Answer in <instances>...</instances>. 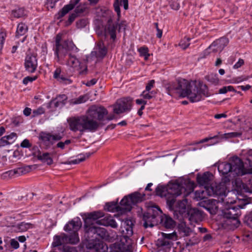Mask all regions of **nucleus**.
<instances>
[{
	"instance_id": "nucleus-4",
	"label": "nucleus",
	"mask_w": 252,
	"mask_h": 252,
	"mask_svg": "<svg viewBox=\"0 0 252 252\" xmlns=\"http://www.w3.org/2000/svg\"><path fill=\"white\" fill-rule=\"evenodd\" d=\"M245 205H235L232 203L226 204L222 209L221 214L226 219L224 224L230 226L231 229L237 228L240 224L239 220L241 214L240 209L243 208Z\"/></svg>"
},
{
	"instance_id": "nucleus-34",
	"label": "nucleus",
	"mask_w": 252,
	"mask_h": 252,
	"mask_svg": "<svg viewBox=\"0 0 252 252\" xmlns=\"http://www.w3.org/2000/svg\"><path fill=\"white\" fill-rule=\"evenodd\" d=\"M178 229L179 232L182 233L184 236H189L190 234L192 233L191 229L187 226L184 223H181L179 224Z\"/></svg>"
},
{
	"instance_id": "nucleus-25",
	"label": "nucleus",
	"mask_w": 252,
	"mask_h": 252,
	"mask_svg": "<svg viewBox=\"0 0 252 252\" xmlns=\"http://www.w3.org/2000/svg\"><path fill=\"white\" fill-rule=\"evenodd\" d=\"M125 206L124 205H118L117 202H111L106 203L105 206V209L109 212H119L124 213L126 212V209H125Z\"/></svg>"
},
{
	"instance_id": "nucleus-31",
	"label": "nucleus",
	"mask_w": 252,
	"mask_h": 252,
	"mask_svg": "<svg viewBox=\"0 0 252 252\" xmlns=\"http://www.w3.org/2000/svg\"><path fill=\"white\" fill-rule=\"evenodd\" d=\"M117 23H113L111 19H109L107 24V30L110 34L111 38L113 40L116 37V31L118 28Z\"/></svg>"
},
{
	"instance_id": "nucleus-55",
	"label": "nucleus",
	"mask_w": 252,
	"mask_h": 252,
	"mask_svg": "<svg viewBox=\"0 0 252 252\" xmlns=\"http://www.w3.org/2000/svg\"><path fill=\"white\" fill-rule=\"evenodd\" d=\"M242 135V133L241 132H230L225 133V135L226 138H233V137H239Z\"/></svg>"
},
{
	"instance_id": "nucleus-54",
	"label": "nucleus",
	"mask_w": 252,
	"mask_h": 252,
	"mask_svg": "<svg viewBox=\"0 0 252 252\" xmlns=\"http://www.w3.org/2000/svg\"><path fill=\"white\" fill-rule=\"evenodd\" d=\"M58 81L60 82H65V83L70 84L71 83V81L68 78L65 77L63 74H61L59 78H56Z\"/></svg>"
},
{
	"instance_id": "nucleus-49",
	"label": "nucleus",
	"mask_w": 252,
	"mask_h": 252,
	"mask_svg": "<svg viewBox=\"0 0 252 252\" xmlns=\"http://www.w3.org/2000/svg\"><path fill=\"white\" fill-rule=\"evenodd\" d=\"M206 78L209 81L211 82L214 84H217L219 82V79L217 77L216 75H214L213 74L208 75L206 76Z\"/></svg>"
},
{
	"instance_id": "nucleus-12",
	"label": "nucleus",
	"mask_w": 252,
	"mask_h": 252,
	"mask_svg": "<svg viewBox=\"0 0 252 252\" xmlns=\"http://www.w3.org/2000/svg\"><path fill=\"white\" fill-rule=\"evenodd\" d=\"M63 135L60 133L41 132L39 138L46 149L51 148L56 142L61 140Z\"/></svg>"
},
{
	"instance_id": "nucleus-14",
	"label": "nucleus",
	"mask_w": 252,
	"mask_h": 252,
	"mask_svg": "<svg viewBox=\"0 0 252 252\" xmlns=\"http://www.w3.org/2000/svg\"><path fill=\"white\" fill-rule=\"evenodd\" d=\"M206 192L208 195L213 196H218L220 199L223 200V197L226 196L225 192V188L224 185L217 184L216 183L212 184L210 187H207Z\"/></svg>"
},
{
	"instance_id": "nucleus-50",
	"label": "nucleus",
	"mask_w": 252,
	"mask_h": 252,
	"mask_svg": "<svg viewBox=\"0 0 252 252\" xmlns=\"http://www.w3.org/2000/svg\"><path fill=\"white\" fill-rule=\"evenodd\" d=\"M77 16H78L77 15V14L75 13L74 12L70 14L68 17V20L66 21L65 23L66 25L69 26L71 25Z\"/></svg>"
},
{
	"instance_id": "nucleus-59",
	"label": "nucleus",
	"mask_w": 252,
	"mask_h": 252,
	"mask_svg": "<svg viewBox=\"0 0 252 252\" xmlns=\"http://www.w3.org/2000/svg\"><path fill=\"white\" fill-rule=\"evenodd\" d=\"M12 143V141H8L6 139L4 136L0 139V147L5 146L7 145H10Z\"/></svg>"
},
{
	"instance_id": "nucleus-37",
	"label": "nucleus",
	"mask_w": 252,
	"mask_h": 252,
	"mask_svg": "<svg viewBox=\"0 0 252 252\" xmlns=\"http://www.w3.org/2000/svg\"><path fill=\"white\" fill-rule=\"evenodd\" d=\"M12 15L17 18L24 17L26 15L25 10L23 8H18L12 11Z\"/></svg>"
},
{
	"instance_id": "nucleus-63",
	"label": "nucleus",
	"mask_w": 252,
	"mask_h": 252,
	"mask_svg": "<svg viewBox=\"0 0 252 252\" xmlns=\"http://www.w3.org/2000/svg\"><path fill=\"white\" fill-rule=\"evenodd\" d=\"M4 137H5L6 139H7V140H8V141H12L13 142L14 141V139L17 137V134L14 132H12L10 133L9 135L5 136Z\"/></svg>"
},
{
	"instance_id": "nucleus-41",
	"label": "nucleus",
	"mask_w": 252,
	"mask_h": 252,
	"mask_svg": "<svg viewBox=\"0 0 252 252\" xmlns=\"http://www.w3.org/2000/svg\"><path fill=\"white\" fill-rule=\"evenodd\" d=\"M140 55L142 57H144L145 60H147L150 56L148 53V48L146 47H142L138 49Z\"/></svg>"
},
{
	"instance_id": "nucleus-45",
	"label": "nucleus",
	"mask_w": 252,
	"mask_h": 252,
	"mask_svg": "<svg viewBox=\"0 0 252 252\" xmlns=\"http://www.w3.org/2000/svg\"><path fill=\"white\" fill-rule=\"evenodd\" d=\"M70 143L71 140L69 139H67L64 142L60 141L57 144L56 146L54 148V149L55 148H59L63 150L65 148V145H68Z\"/></svg>"
},
{
	"instance_id": "nucleus-38",
	"label": "nucleus",
	"mask_w": 252,
	"mask_h": 252,
	"mask_svg": "<svg viewBox=\"0 0 252 252\" xmlns=\"http://www.w3.org/2000/svg\"><path fill=\"white\" fill-rule=\"evenodd\" d=\"M156 94V92L154 91H147L145 90L142 92L140 95L144 98V99H151L155 97Z\"/></svg>"
},
{
	"instance_id": "nucleus-61",
	"label": "nucleus",
	"mask_w": 252,
	"mask_h": 252,
	"mask_svg": "<svg viewBox=\"0 0 252 252\" xmlns=\"http://www.w3.org/2000/svg\"><path fill=\"white\" fill-rule=\"evenodd\" d=\"M20 146L22 148H30L32 146V145L29 140L25 139L22 142Z\"/></svg>"
},
{
	"instance_id": "nucleus-47",
	"label": "nucleus",
	"mask_w": 252,
	"mask_h": 252,
	"mask_svg": "<svg viewBox=\"0 0 252 252\" xmlns=\"http://www.w3.org/2000/svg\"><path fill=\"white\" fill-rule=\"evenodd\" d=\"M85 159H86V158L83 157V158H78L77 159H75L69 161L64 162H63V163L65 164H78V163H80L81 162L84 161Z\"/></svg>"
},
{
	"instance_id": "nucleus-8",
	"label": "nucleus",
	"mask_w": 252,
	"mask_h": 252,
	"mask_svg": "<svg viewBox=\"0 0 252 252\" xmlns=\"http://www.w3.org/2000/svg\"><path fill=\"white\" fill-rule=\"evenodd\" d=\"M74 49L77 50L78 49L72 41L65 40L63 41L62 44L58 47H54L53 50L58 62H62L64 61L66 56L68 55L70 51Z\"/></svg>"
},
{
	"instance_id": "nucleus-13",
	"label": "nucleus",
	"mask_w": 252,
	"mask_h": 252,
	"mask_svg": "<svg viewBox=\"0 0 252 252\" xmlns=\"http://www.w3.org/2000/svg\"><path fill=\"white\" fill-rule=\"evenodd\" d=\"M132 106V99L130 98H123L117 100L114 105L113 112L116 114H120L129 111Z\"/></svg>"
},
{
	"instance_id": "nucleus-51",
	"label": "nucleus",
	"mask_w": 252,
	"mask_h": 252,
	"mask_svg": "<svg viewBox=\"0 0 252 252\" xmlns=\"http://www.w3.org/2000/svg\"><path fill=\"white\" fill-rule=\"evenodd\" d=\"M120 3L118 0H116L113 4V6L115 9V11L117 12V15L118 17L120 16L121 15V10L120 8Z\"/></svg>"
},
{
	"instance_id": "nucleus-26",
	"label": "nucleus",
	"mask_w": 252,
	"mask_h": 252,
	"mask_svg": "<svg viewBox=\"0 0 252 252\" xmlns=\"http://www.w3.org/2000/svg\"><path fill=\"white\" fill-rule=\"evenodd\" d=\"M34 227L33 224L23 221L12 226V230L15 232H23Z\"/></svg>"
},
{
	"instance_id": "nucleus-19",
	"label": "nucleus",
	"mask_w": 252,
	"mask_h": 252,
	"mask_svg": "<svg viewBox=\"0 0 252 252\" xmlns=\"http://www.w3.org/2000/svg\"><path fill=\"white\" fill-rule=\"evenodd\" d=\"M83 218L84 221L85 229L89 227L90 225H94L93 221L104 217V214L101 211H94L90 213H87L85 215Z\"/></svg>"
},
{
	"instance_id": "nucleus-33",
	"label": "nucleus",
	"mask_w": 252,
	"mask_h": 252,
	"mask_svg": "<svg viewBox=\"0 0 252 252\" xmlns=\"http://www.w3.org/2000/svg\"><path fill=\"white\" fill-rule=\"evenodd\" d=\"M28 27L24 23H21L18 25L16 33V37L18 38L20 36L24 35L28 31Z\"/></svg>"
},
{
	"instance_id": "nucleus-42",
	"label": "nucleus",
	"mask_w": 252,
	"mask_h": 252,
	"mask_svg": "<svg viewBox=\"0 0 252 252\" xmlns=\"http://www.w3.org/2000/svg\"><path fill=\"white\" fill-rule=\"evenodd\" d=\"M78 247L69 246H63L61 249L62 252H78Z\"/></svg>"
},
{
	"instance_id": "nucleus-62",
	"label": "nucleus",
	"mask_w": 252,
	"mask_h": 252,
	"mask_svg": "<svg viewBox=\"0 0 252 252\" xmlns=\"http://www.w3.org/2000/svg\"><path fill=\"white\" fill-rule=\"evenodd\" d=\"M85 11V8L82 6L79 5L76 7L74 10V13L77 14V15L78 16L80 14L84 12Z\"/></svg>"
},
{
	"instance_id": "nucleus-17",
	"label": "nucleus",
	"mask_w": 252,
	"mask_h": 252,
	"mask_svg": "<svg viewBox=\"0 0 252 252\" xmlns=\"http://www.w3.org/2000/svg\"><path fill=\"white\" fill-rule=\"evenodd\" d=\"M184 218L188 219L191 223H197L202 220L203 219V213L198 209L190 208Z\"/></svg>"
},
{
	"instance_id": "nucleus-28",
	"label": "nucleus",
	"mask_w": 252,
	"mask_h": 252,
	"mask_svg": "<svg viewBox=\"0 0 252 252\" xmlns=\"http://www.w3.org/2000/svg\"><path fill=\"white\" fill-rule=\"evenodd\" d=\"M33 156L38 160L43 163H46L48 165H51L53 163V159L48 153H42L38 150L37 153L33 154Z\"/></svg>"
},
{
	"instance_id": "nucleus-23",
	"label": "nucleus",
	"mask_w": 252,
	"mask_h": 252,
	"mask_svg": "<svg viewBox=\"0 0 252 252\" xmlns=\"http://www.w3.org/2000/svg\"><path fill=\"white\" fill-rule=\"evenodd\" d=\"M80 0H71L69 4L64 5L61 10L56 15V18L61 19L67 14L70 10H72L75 6L79 2Z\"/></svg>"
},
{
	"instance_id": "nucleus-53",
	"label": "nucleus",
	"mask_w": 252,
	"mask_h": 252,
	"mask_svg": "<svg viewBox=\"0 0 252 252\" xmlns=\"http://www.w3.org/2000/svg\"><path fill=\"white\" fill-rule=\"evenodd\" d=\"M110 252H127V251L125 252L120 247V245L115 244L114 245L113 247L111 248V251Z\"/></svg>"
},
{
	"instance_id": "nucleus-22",
	"label": "nucleus",
	"mask_w": 252,
	"mask_h": 252,
	"mask_svg": "<svg viewBox=\"0 0 252 252\" xmlns=\"http://www.w3.org/2000/svg\"><path fill=\"white\" fill-rule=\"evenodd\" d=\"M134 223L132 220L126 219L123 222L121 226L122 234L126 237L131 236L133 233V226Z\"/></svg>"
},
{
	"instance_id": "nucleus-32",
	"label": "nucleus",
	"mask_w": 252,
	"mask_h": 252,
	"mask_svg": "<svg viewBox=\"0 0 252 252\" xmlns=\"http://www.w3.org/2000/svg\"><path fill=\"white\" fill-rule=\"evenodd\" d=\"M97 47L98 49V56L100 58H104L107 53V49L102 40H100L97 42Z\"/></svg>"
},
{
	"instance_id": "nucleus-52",
	"label": "nucleus",
	"mask_w": 252,
	"mask_h": 252,
	"mask_svg": "<svg viewBox=\"0 0 252 252\" xmlns=\"http://www.w3.org/2000/svg\"><path fill=\"white\" fill-rule=\"evenodd\" d=\"M88 23L86 19H82L76 22V26L78 28H82L85 27Z\"/></svg>"
},
{
	"instance_id": "nucleus-57",
	"label": "nucleus",
	"mask_w": 252,
	"mask_h": 252,
	"mask_svg": "<svg viewBox=\"0 0 252 252\" xmlns=\"http://www.w3.org/2000/svg\"><path fill=\"white\" fill-rule=\"evenodd\" d=\"M62 35L59 33L58 34L55 38V44L54 47H58L59 45L62 44L63 41H62Z\"/></svg>"
},
{
	"instance_id": "nucleus-20",
	"label": "nucleus",
	"mask_w": 252,
	"mask_h": 252,
	"mask_svg": "<svg viewBox=\"0 0 252 252\" xmlns=\"http://www.w3.org/2000/svg\"><path fill=\"white\" fill-rule=\"evenodd\" d=\"M235 185L236 189L240 194L245 192L252 193V178L249 179L246 183L241 180H236Z\"/></svg>"
},
{
	"instance_id": "nucleus-5",
	"label": "nucleus",
	"mask_w": 252,
	"mask_h": 252,
	"mask_svg": "<svg viewBox=\"0 0 252 252\" xmlns=\"http://www.w3.org/2000/svg\"><path fill=\"white\" fill-rule=\"evenodd\" d=\"M191 188L189 190L187 191L186 189L178 182L174 183H169L167 186L158 185L156 189V194L161 197L165 196L167 198L168 194L171 195L172 196H179L183 194V197H186L189 194L193 191V184L191 185Z\"/></svg>"
},
{
	"instance_id": "nucleus-30",
	"label": "nucleus",
	"mask_w": 252,
	"mask_h": 252,
	"mask_svg": "<svg viewBox=\"0 0 252 252\" xmlns=\"http://www.w3.org/2000/svg\"><path fill=\"white\" fill-rule=\"evenodd\" d=\"M67 235L62 233L59 235H55L54 237L52 246L54 247L61 246L64 244H67Z\"/></svg>"
},
{
	"instance_id": "nucleus-35",
	"label": "nucleus",
	"mask_w": 252,
	"mask_h": 252,
	"mask_svg": "<svg viewBox=\"0 0 252 252\" xmlns=\"http://www.w3.org/2000/svg\"><path fill=\"white\" fill-rule=\"evenodd\" d=\"M69 59H68L66 64L73 67H75L79 65V61L74 55L71 54H68Z\"/></svg>"
},
{
	"instance_id": "nucleus-29",
	"label": "nucleus",
	"mask_w": 252,
	"mask_h": 252,
	"mask_svg": "<svg viewBox=\"0 0 252 252\" xmlns=\"http://www.w3.org/2000/svg\"><path fill=\"white\" fill-rule=\"evenodd\" d=\"M160 223L166 228H172L175 226V221L169 216L163 215L159 216Z\"/></svg>"
},
{
	"instance_id": "nucleus-11",
	"label": "nucleus",
	"mask_w": 252,
	"mask_h": 252,
	"mask_svg": "<svg viewBox=\"0 0 252 252\" xmlns=\"http://www.w3.org/2000/svg\"><path fill=\"white\" fill-rule=\"evenodd\" d=\"M161 235L162 237L157 240V245L164 249L165 252H169L173 245V242L177 240V235L174 232L169 234L162 232Z\"/></svg>"
},
{
	"instance_id": "nucleus-18",
	"label": "nucleus",
	"mask_w": 252,
	"mask_h": 252,
	"mask_svg": "<svg viewBox=\"0 0 252 252\" xmlns=\"http://www.w3.org/2000/svg\"><path fill=\"white\" fill-rule=\"evenodd\" d=\"M85 229L86 232L89 235H95L96 236L94 238L96 239H97L96 236H98L102 239L106 238L108 236V232L105 228L94 225H90L89 227Z\"/></svg>"
},
{
	"instance_id": "nucleus-48",
	"label": "nucleus",
	"mask_w": 252,
	"mask_h": 252,
	"mask_svg": "<svg viewBox=\"0 0 252 252\" xmlns=\"http://www.w3.org/2000/svg\"><path fill=\"white\" fill-rule=\"evenodd\" d=\"M59 1V0H47V2L45 5L47 8L49 10V8H54L56 3Z\"/></svg>"
},
{
	"instance_id": "nucleus-60",
	"label": "nucleus",
	"mask_w": 252,
	"mask_h": 252,
	"mask_svg": "<svg viewBox=\"0 0 252 252\" xmlns=\"http://www.w3.org/2000/svg\"><path fill=\"white\" fill-rule=\"evenodd\" d=\"M155 81L154 80H151L147 83L145 91H151V89L154 87Z\"/></svg>"
},
{
	"instance_id": "nucleus-27",
	"label": "nucleus",
	"mask_w": 252,
	"mask_h": 252,
	"mask_svg": "<svg viewBox=\"0 0 252 252\" xmlns=\"http://www.w3.org/2000/svg\"><path fill=\"white\" fill-rule=\"evenodd\" d=\"M97 223L105 226H110L112 228H116L118 225L113 217L106 216L103 218L97 220Z\"/></svg>"
},
{
	"instance_id": "nucleus-64",
	"label": "nucleus",
	"mask_w": 252,
	"mask_h": 252,
	"mask_svg": "<svg viewBox=\"0 0 252 252\" xmlns=\"http://www.w3.org/2000/svg\"><path fill=\"white\" fill-rule=\"evenodd\" d=\"M154 25L157 31V37L158 38H160L162 35V31L158 28V23H154Z\"/></svg>"
},
{
	"instance_id": "nucleus-36",
	"label": "nucleus",
	"mask_w": 252,
	"mask_h": 252,
	"mask_svg": "<svg viewBox=\"0 0 252 252\" xmlns=\"http://www.w3.org/2000/svg\"><path fill=\"white\" fill-rule=\"evenodd\" d=\"M32 165H26L23 167H19L16 169L18 175L25 174L31 171L32 168Z\"/></svg>"
},
{
	"instance_id": "nucleus-40",
	"label": "nucleus",
	"mask_w": 252,
	"mask_h": 252,
	"mask_svg": "<svg viewBox=\"0 0 252 252\" xmlns=\"http://www.w3.org/2000/svg\"><path fill=\"white\" fill-rule=\"evenodd\" d=\"M17 175V172H16V169L7 171L1 175V178L2 179H8L11 178L14 175Z\"/></svg>"
},
{
	"instance_id": "nucleus-6",
	"label": "nucleus",
	"mask_w": 252,
	"mask_h": 252,
	"mask_svg": "<svg viewBox=\"0 0 252 252\" xmlns=\"http://www.w3.org/2000/svg\"><path fill=\"white\" fill-rule=\"evenodd\" d=\"M177 196L168 197L166 199V203L169 209L173 211L174 216L181 220L187 215L189 209L187 207V199L184 198L176 201L175 198Z\"/></svg>"
},
{
	"instance_id": "nucleus-10",
	"label": "nucleus",
	"mask_w": 252,
	"mask_h": 252,
	"mask_svg": "<svg viewBox=\"0 0 252 252\" xmlns=\"http://www.w3.org/2000/svg\"><path fill=\"white\" fill-rule=\"evenodd\" d=\"M161 213L160 209L158 206H153L151 208L149 209L148 211L144 213L143 215L144 227L145 228L148 227H153L154 225L153 222L154 221V220L156 219Z\"/></svg>"
},
{
	"instance_id": "nucleus-21",
	"label": "nucleus",
	"mask_w": 252,
	"mask_h": 252,
	"mask_svg": "<svg viewBox=\"0 0 252 252\" xmlns=\"http://www.w3.org/2000/svg\"><path fill=\"white\" fill-rule=\"evenodd\" d=\"M228 43L227 38L221 37L214 41L209 47L208 49L213 52H220Z\"/></svg>"
},
{
	"instance_id": "nucleus-3",
	"label": "nucleus",
	"mask_w": 252,
	"mask_h": 252,
	"mask_svg": "<svg viewBox=\"0 0 252 252\" xmlns=\"http://www.w3.org/2000/svg\"><path fill=\"white\" fill-rule=\"evenodd\" d=\"M218 169L219 172L224 175L229 172H233L234 174L237 176L251 173V170L245 169L243 161L237 157L231 158L229 162L220 163Z\"/></svg>"
},
{
	"instance_id": "nucleus-39",
	"label": "nucleus",
	"mask_w": 252,
	"mask_h": 252,
	"mask_svg": "<svg viewBox=\"0 0 252 252\" xmlns=\"http://www.w3.org/2000/svg\"><path fill=\"white\" fill-rule=\"evenodd\" d=\"M199 242L198 239L196 237H193L190 239L187 238L185 240V242L184 243L190 249L192 246L197 244Z\"/></svg>"
},
{
	"instance_id": "nucleus-56",
	"label": "nucleus",
	"mask_w": 252,
	"mask_h": 252,
	"mask_svg": "<svg viewBox=\"0 0 252 252\" xmlns=\"http://www.w3.org/2000/svg\"><path fill=\"white\" fill-rule=\"evenodd\" d=\"M87 100L86 96L85 95H81L78 98L75 99L72 102L73 104H80L85 102Z\"/></svg>"
},
{
	"instance_id": "nucleus-2",
	"label": "nucleus",
	"mask_w": 252,
	"mask_h": 252,
	"mask_svg": "<svg viewBox=\"0 0 252 252\" xmlns=\"http://www.w3.org/2000/svg\"><path fill=\"white\" fill-rule=\"evenodd\" d=\"M167 89L169 95L177 93L182 97H187L191 102H198L203 99V97L211 95L206 85H197L196 81L189 82L184 79L169 84Z\"/></svg>"
},
{
	"instance_id": "nucleus-7",
	"label": "nucleus",
	"mask_w": 252,
	"mask_h": 252,
	"mask_svg": "<svg viewBox=\"0 0 252 252\" xmlns=\"http://www.w3.org/2000/svg\"><path fill=\"white\" fill-rule=\"evenodd\" d=\"M81 225V221L78 218H75L65 225L64 230L70 232L69 236L67 235V243L76 244L79 242V238L77 231Z\"/></svg>"
},
{
	"instance_id": "nucleus-1",
	"label": "nucleus",
	"mask_w": 252,
	"mask_h": 252,
	"mask_svg": "<svg viewBox=\"0 0 252 252\" xmlns=\"http://www.w3.org/2000/svg\"><path fill=\"white\" fill-rule=\"evenodd\" d=\"M108 113L107 110L103 106H93L87 115L69 118L67 122L69 128L73 132L79 131L81 134L85 131L95 132L100 126L105 124L103 121L105 120L109 121L115 118L114 114L106 117Z\"/></svg>"
},
{
	"instance_id": "nucleus-43",
	"label": "nucleus",
	"mask_w": 252,
	"mask_h": 252,
	"mask_svg": "<svg viewBox=\"0 0 252 252\" xmlns=\"http://www.w3.org/2000/svg\"><path fill=\"white\" fill-rule=\"evenodd\" d=\"M189 38L185 37L183 39L180 41L179 46L184 50L187 49L190 44L189 43Z\"/></svg>"
},
{
	"instance_id": "nucleus-58",
	"label": "nucleus",
	"mask_w": 252,
	"mask_h": 252,
	"mask_svg": "<svg viewBox=\"0 0 252 252\" xmlns=\"http://www.w3.org/2000/svg\"><path fill=\"white\" fill-rule=\"evenodd\" d=\"M37 79L36 76L31 77L27 76L24 78L23 80V83L25 85H27L29 82H32V81L35 80Z\"/></svg>"
},
{
	"instance_id": "nucleus-24",
	"label": "nucleus",
	"mask_w": 252,
	"mask_h": 252,
	"mask_svg": "<svg viewBox=\"0 0 252 252\" xmlns=\"http://www.w3.org/2000/svg\"><path fill=\"white\" fill-rule=\"evenodd\" d=\"M212 177L213 175L211 173L206 172L202 175L198 174L196 180L198 184L201 186H204L206 189L207 187H210Z\"/></svg>"
},
{
	"instance_id": "nucleus-44",
	"label": "nucleus",
	"mask_w": 252,
	"mask_h": 252,
	"mask_svg": "<svg viewBox=\"0 0 252 252\" xmlns=\"http://www.w3.org/2000/svg\"><path fill=\"white\" fill-rule=\"evenodd\" d=\"M190 251V249L186 244H183L175 248V252H189Z\"/></svg>"
},
{
	"instance_id": "nucleus-15",
	"label": "nucleus",
	"mask_w": 252,
	"mask_h": 252,
	"mask_svg": "<svg viewBox=\"0 0 252 252\" xmlns=\"http://www.w3.org/2000/svg\"><path fill=\"white\" fill-rule=\"evenodd\" d=\"M24 66L27 71L31 73L34 72L37 66L36 56L32 54H27L25 58Z\"/></svg>"
},
{
	"instance_id": "nucleus-46",
	"label": "nucleus",
	"mask_w": 252,
	"mask_h": 252,
	"mask_svg": "<svg viewBox=\"0 0 252 252\" xmlns=\"http://www.w3.org/2000/svg\"><path fill=\"white\" fill-rule=\"evenodd\" d=\"M245 222L247 225L252 228V211L246 216Z\"/></svg>"
},
{
	"instance_id": "nucleus-9",
	"label": "nucleus",
	"mask_w": 252,
	"mask_h": 252,
	"mask_svg": "<svg viewBox=\"0 0 252 252\" xmlns=\"http://www.w3.org/2000/svg\"><path fill=\"white\" fill-rule=\"evenodd\" d=\"M146 199L145 193H140L138 191L134 192L127 196H125L121 201L120 204L125 206L126 212L130 211L132 205H136Z\"/></svg>"
},
{
	"instance_id": "nucleus-16",
	"label": "nucleus",
	"mask_w": 252,
	"mask_h": 252,
	"mask_svg": "<svg viewBox=\"0 0 252 252\" xmlns=\"http://www.w3.org/2000/svg\"><path fill=\"white\" fill-rule=\"evenodd\" d=\"M89 252H106L108 248L105 244L98 240H91L87 245Z\"/></svg>"
}]
</instances>
